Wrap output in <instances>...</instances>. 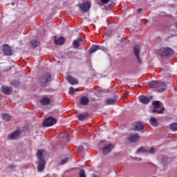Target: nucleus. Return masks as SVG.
I'll return each mask as SVG.
<instances>
[{
  "mask_svg": "<svg viewBox=\"0 0 177 177\" xmlns=\"http://www.w3.org/2000/svg\"><path fill=\"white\" fill-rule=\"evenodd\" d=\"M73 45L75 49H78V48H80V43L78 42V41H77L75 39L73 40Z\"/></svg>",
  "mask_w": 177,
  "mask_h": 177,
  "instance_id": "c85d7f7f",
  "label": "nucleus"
},
{
  "mask_svg": "<svg viewBox=\"0 0 177 177\" xmlns=\"http://www.w3.org/2000/svg\"><path fill=\"white\" fill-rule=\"evenodd\" d=\"M170 131H177V123L174 122L169 124Z\"/></svg>",
  "mask_w": 177,
  "mask_h": 177,
  "instance_id": "393cba45",
  "label": "nucleus"
},
{
  "mask_svg": "<svg viewBox=\"0 0 177 177\" xmlns=\"http://www.w3.org/2000/svg\"><path fill=\"white\" fill-rule=\"evenodd\" d=\"M122 42H125L126 44H128V42H129V41H128L127 39H122Z\"/></svg>",
  "mask_w": 177,
  "mask_h": 177,
  "instance_id": "a19ab883",
  "label": "nucleus"
},
{
  "mask_svg": "<svg viewBox=\"0 0 177 177\" xmlns=\"http://www.w3.org/2000/svg\"><path fill=\"white\" fill-rule=\"evenodd\" d=\"M11 5H12V6H15V3H12Z\"/></svg>",
  "mask_w": 177,
  "mask_h": 177,
  "instance_id": "c03bdc74",
  "label": "nucleus"
},
{
  "mask_svg": "<svg viewBox=\"0 0 177 177\" xmlns=\"http://www.w3.org/2000/svg\"><path fill=\"white\" fill-rule=\"evenodd\" d=\"M64 138H66V142H70V136L68 134H64Z\"/></svg>",
  "mask_w": 177,
  "mask_h": 177,
  "instance_id": "e433bc0d",
  "label": "nucleus"
},
{
  "mask_svg": "<svg viewBox=\"0 0 177 177\" xmlns=\"http://www.w3.org/2000/svg\"><path fill=\"white\" fill-rule=\"evenodd\" d=\"M32 48H38V45H39V42L37 40H32L30 41Z\"/></svg>",
  "mask_w": 177,
  "mask_h": 177,
  "instance_id": "bb28decb",
  "label": "nucleus"
},
{
  "mask_svg": "<svg viewBox=\"0 0 177 177\" xmlns=\"http://www.w3.org/2000/svg\"><path fill=\"white\" fill-rule=\"evenodd\" d=\"M133 50H134L135 56H136L138 63L140 64H142V63H143V62L142 61V59H140V46H135L134 48H133Z\"/></svg>",
  "mask_w": 177,
  "mask_h": 177,
  "instance_id": "423d86ee",
  "label": "nucleus"
},
{
  "mask_svg": "<svg viewBox=\"0 0 177 177\" xmlns=\"http://www.w3.org/2000/svg\"><path fill=\"white\" fill-rule=\"evenodd\" d=\"M103 47L100 46L99 45H93L91 48L88 50V53L92 54L95 53L97 50H103Z\"/></svg>",
  "mask_w": 177,
  "mask_h": 177,
  "instance_id": "f8f14e48",
  "label": "nucleus"
},
{
  "mask_svg": "<svg viewBox=\"0 0 177 177\" xmlns=\"http://www.w3.org/2000/svg\"><path fill=\"white\" fill-rule=\"evenodd\" d=\"M80 102L82 106H88L89 104V98L88 97H82Z\"/></svg>",
  "mask_w": 177,
  "mask_h": 177,
  "instance_id": "2eb2a0df",
  "label": "nucleus"
},
{
  "mask_svg": "<svg viewBox=\"0 0 177 177\" xmlns=\"http://www.w3.org/2000/svg\"><path fill=\"white\" fill-rule=\"evenodd\" d=\"M114 6H115V3H111L110 5H109V8L111 9L113 8H114Z\"/></svg>",
  "mask_w": 177,
  "mask_h": 177,
  "instance_id": "ea45409f",
  "label": "nucleus"
},
{
  "mask_svg": "<svg viewBox=\"0 0 177 177\" xmlns=\"http://www.w3.org/2000/svg\"><path fill=\"white\" fill-rule=\"evenodd\" d=\"M115 102H117V100L115 99H108L105 100V103L108 106L110 104H115Z\"/></svg>",
  "mask_w": 177,
  "mask_h": 177,
  "instance_id": "a878e982",
  "label": "nucleus"
},
{
  "mask_svg": "<svg viewBox=\"0 0 177 177\" xmlns=\"http://www.w3.org/2000/svg\"><path fill=\"white\" fill-rule=\"evenodd\" d=\"M66 42V39L63 37H60L59 39L55 40V45H63Z\"/></svg>",
  "mask_w": 177,
  "mask_h": 177,
  "instance_id": "aec40b11",
  "label": "nucleus"
},
{
  "mask_svg": "<svg viewBox=\"0 0 177 177\" xmlns=\"http://www.w3.org/2000/svg\"><path fill=\"white\" fill-rule=\"evenodd\" d=\"M88 115H89V114L88 113V112H85L84 113H80L77 115V118L80 121H84L85 120V118H86V117H88Z\"/></svg>",
  "mask_w": 177,
  "mask_h": 177,
  "instance_id": "6ab92c4d",
  "label": "nucleus"
},
{
  "mask_svg": "<svg viewBox=\"0 0 177 177\" xmlns=\"http://www.w3.org/2000/svg\"><path fill=\"white\" fill-rule=\"evenodd\" d=\"M161 86L167 88V84L165 82H158V88H161Z\"/></svg>",
  "mask_w": 177,
  "mask_h": 177,
  "instance_id": "2f4dec72",
  "label": "nucleus"
},
{
  "mask_svg": "<svg viewBox=\"0 0 177 177\" xmlns=\"http://www.w3.org/2000/svg\"><path fill=\"white\" fill-rule=\"evenodd\" d=\"M84 146L80 145L78 147L77 153H82L84 151Z\"/></svg>",
  "mask_w": 177,
  "mask_h": 177,
  "instance_id": "473e14b6",
  "label": "nucleus"
},
{
  "mask_svg": "<svg viewBox=\"0 0 177 177\" xmlns=\"http://www.w3.org/2000/svg\"><path fill=\"white\" fill-rule=\"evenodd\" d=\"M152 105L153 106V113H157L158 114H162L164 113L165 108L162 106V102L156 100L152 102Z\"/></svg>",
  "mask_w": 177,
  "mask_h": 177,
  "instance_id": "f03ea898",
  "label": "nucleus"
},
{
  "mask_svg": "<svg viewBox=\"0 0 177 177\" xmlns=\"http://www.w3.org/2000/svg\"><path fill=\"white\" fill-rule=\"evenodd\" d=\"M142 10V8H138V13H140V12Z\"/></svg>",
  "mask_w": 177,
  "mask_h": 177,
  "instance_id": "37998d69",
  "label": "nucleus"
},
{
  "mask_svg": "<svg viewBox=\"0 0 177 177\" xmlns=\"http://www.w3.org/2000/svg\"><path fill=\"white\" fill-rule=\"evenodd\" d=\"M149 124H151L152 127H158V122L156 118H151L149 119Z\"/></svg>",
  "mask_w": 177,
  "mask_h": 177,
  "instance_id": "412c9836",
  "label": "nucleus"
},
{
  "mask_svg": "<svg viewBox=\"0 0 177 177\" xmlns=\"http://www.w3.org/2000/svg\"><path fill=\"white\" fill-rule=\"evenodd\" d=\"M138 99L142 104H149V103H150L151 101V99H153V95L149 97H147L146 95H140Z\"/></svg>",
  "mask_w": 177,
  "mask_h": 177,
  "instance_id": "0eeeda50",
  "label": "nucleus"
},
{
  "mask_svg": "<svg viewBox=\"0 0 177 177\" xmlns=\"http://www.w3.org/2000/svg\"><path fill=\"white\" fill-rule=\"evenodd\" d=\"M159 55L160 56H172L174 55V50H172L171 48H162L159 51Z\"/></svg>",
  "mask_w": 177,
  "mask_h": 177,
  "instance_id": "39448f33",
  "label": "nucleus"
},
{
  "mask_svg": "<svg viewBox=\"0 0 177 177\" xmlns=\"http://www.w3.org/2000/svg\"><path fill=\"white\" fill-rule=\"evenodd\" d=\"M74 91H75V89L73 88V87H70L69 95H74V93H75Z\"/></svg>",
  "mask_w": 177,
  "mask_h": 177,
  "instance_id": "f704fd0d",
  "label": "nucleus"
},
{
  "mask_svg": "<svg viewBox=\"0 0 177 177\" xmlns=\"http://www.w3.org/2000/svg\"><path fill=\"white\" fill-rule=\"evenodd\" d=\"M80 8L82 13H86L91 9V2L87 1L84 3H82L80 6Z\"/></svg>",
  "mask_w": 177,
  "mask_h": 177,
  "instance_id": "1a4fd4ad",
  "label": "nucleus"
},
{
  "mask_svg": "<svg viewBox=\"0 0 177 177\" xmlns=\"http://www.w3.org/2000/svg\"><path fill=\"white\" fill-rule=\"evenodd\" d=\"M149 86H151V88H158V81H151V82H148Z\"/></svg>",
  "mask_w": 177,
  "mask_h": 177,
  "instance_id": "4be33fe9",
  "label": "nucleus"
},
{
  "mask_svg": "<svg viewBox=\"0 0 177 177\" xmlns=\"http://www.w3.org/2000/svg\"><path fill=\"white\" fill-rule=\"evenodd\" d=\"M79 177H86V174H85V170L84 169H81L80 170Z\"/></svg>",
  "mask_w": 177,
  "mask_h": 177,
  "instance_id": "cd10ccee",
  "label": "nucleus"
},
{
  "mask_svg": "<svg viewBox=\"0 0 177 177\" xmlns=\"http://www.w3.org/2000/svg\"><path fill=\"white\" fill-rule=\"evenodd\" d=\"M12 86L17 88V86H20V82H19L17 80H14L13 82H12Z\"/></svg>",
  "mask_w": 177,
  "mask_h": 177,
  "instance_id": "7c9ffc66",
  "label": "nucleus"
},
{
  "mask_svg": "<svg viewBox=\"0 0 177 177\" xmlns=\"http://www.w3.org/2000/svg\"><path fill=\"white\" fill-rule=\"evenodd\" d=\"M102 5H107L109 2H110V0H100Z\"/></svg>",
  "mask_w": 177,
  "mask_h": 177,
  "instance_id": "c9c22d12",
  "label": "nucleus"
},
{
  "mask_svg": "<svg viewBox=\"0 0 177 177\" xmlns=\"http://www.w3.org/2000/svg\"><path fill=\"white\" fill-rule=\"evenodd\" d=\"M56 122H57V120L52 116H50L43 122V127H53V125H55Z\"/></svg>",
  "mask_w": 177,
  "mask_h": 177,
  "instance_id": "20e7f679",
  "label": "nucleus"
},
{
  "mask_svg": "<svg viewBox=\"0 0 177 177\" xmlns=\"http://www.w3.org/2000/svg\"><path fill=\"white\" fill-rule=\"evenodd\" d=\"M1 92L4 93V95H10L12 93V88H10L8 86L2 87L1 88Z\"/></svg>",
  "mask_w": 177,
  "mask_h": 177,
  "instance_id": "f3484780",
  "label": "nucleus"
},
{
  "mask_svg": "<svg viewBox=\"0 0 177 177\" xmlns=\"http://www.w3.org/2000/svg\"><path fill=\"white\" fill-rule=\"evenodd\" d=\"M37 171L43 172L44 169H45V167H46V161L44 158V150L39 149L37 152Z\"/></svg>",
  "mask_w": 177,
  "mask_h": 177,
  "instance_id": "f257e3e1",
  "label": "nucleus"
},
{
  "mask_svg": "<svg viewBox=\"0 0 177 177\" xmlns=\"http://www.w3.org/2000/svg\"><path fill=\"white\" fill-rule=\"evenodd\" d=\"M140 136L138 134H133L128 137L127 140L131 142V143H135V142H138L139 140Z\"/></svg>",
  "mask_w": 177,
  "mask_h": 177,
  "instance_id": "9b49d317",
  "label": "nucleus"
},
{
  "mask_svg": "<svg viewBox=\"0 0 177 177\" xmlns=\"http://www.w3.org/2000/svg\"><path fill=\"white\" fill-rule=\"evenodd\" d=\"M3 118L5 121H10V118H12V117H10V115L6 113L3 115Z\"/></svg>",
  "mask_w": 177,
  "mask_h": 177,
  "instance_id": "c756f323",
  "label": "nucleus"
},
{
  "mask_svg": "<svg viewBox=\"0 0 177 177\" xmlns=\"http://www.w3.org/2000/svg\"><path fill=\"white\" fill-rule=\"evenodd\" d=\"M50 81H52L50 73H45L40 78V85L42 88H46V86H48V83L50 82Z\"/></svg>",
  "mask_w": 177,
  "mask_h": 177,
  "instance_id": "7ed1b4c3",
  "label": "nucleus"
},
{
  "mask_svg": "<svg viewBox=\"0 0 177 177\" xmlns=\"http://www.w3.org/2000/svg\"><path fill=\"white\" fill-rule=\"evenodd\" d=\"M154 151L155 150H154V148L153 147H151L149 151L148 150V153H149V154H154Z\"/></svg>",
  "mask_w": 177,
  "mask_h": 177,
  "instance_id": "4c0bfd02",
  "label": "nucleus"
},
{
  "mask_svg": "<svg viewBox=\"0 0 177 177\" xmlns=\"http://www.w3.org/2000/svg\"><path fill=\"white\" fill-rule=\"evenodd\" d=\"M104 92H106V93H109L110 92V90H109V89L104 90Z\"/></svg>",
  "mask_w": 177,
  "mask_h": 177,
  "instance_id": "79ce46f5",
  "label": "nucleus"
},
{
  "mask_svg": "<svg viewBox=\"0 0 177 177\" xmlns=\"http://www.w3.org/2000/svg\"><path fill=\"white\" fill-rule=\"evenodd\" d=\"M67 80H68V82L71 84V85H77L78 84V79L73 77L71 75L67 76Z\"/></svg>",
  "mask_w": 177,
  "mask_h": 177,
  "instance_id": "ddd939ff",
  "label": "nucleus"
},
{
  "mask_svg": "<svg viewBox=\"0 0 177 177\" xmlns=\"http://www.w3.org/2000/svg\"><path fill=\"white\" fill-rule=\"evenodd\" d=\"M19 133H20V131L16 130L15 131L9 135L10 139H11L12 140L16 139V138L19 136Z\"/></svg>",
  "mask_w": 177,
  "mask_h": 177,
  "instance_id": "a211bd4d",
  "label": "nucleus"
},
{
  "mask_svg": "<svg viewBox=\"0 0 177 177\" xmlns=\"http://www.w3.org/2000/svg\"><path fill=\"white\" fill-rule=\"evenodd\" d=\"M113 148H114V145H113V144H109L106 145L102 149L103 154H105V155L109 154V153H110V151H111V150H113Z\"/></svg>",
  "mask_w": 177,
  "mask_h": 177,
  "instance_id": "9d476101",
  "label": "nucleus"
},
{
  "mask_svg": "<svg viewBox=\"0 0 177 177\" xmlns=\"http://www.w3.org/2000/svg\"><path fill=\"white\" fill-rule=\"evenodd\" d=\"M40 103L42 106H48V104H50V99L48 97H44L40 100Z\"/></svg>",
  "mask_w": 177,
  "mask_h": 177,
  "instance_id": "4468645a",
  "label": "nucleus"
},
{
  "mask_svg": "<svg viewBox=\"0 0 177 177\" xmlns=\"http://www.w3.org/2000/svg\"><path fill=\"white\" fill-rule=\"evenodd\" d=\"M75 41H77V42L80 44V42H82V38L78 37L77 39H75Z\"/></svg>",
  "mask_w": 177,
  "mask_h": 177,
  "instance_id": "58836bf2",
  "label": "nucleus"
},
{
  "mask_svg": "<svg viewBox=\"0 0 177 177\" xmlns=\"http://www.w3.org/2000/svg\"><path fill=\"white\" fill-rule=\"evenodd\" d=\"M139 153H149V149H146L145 147H141L136 151L137 154H139Z\"/></svg>",
  "mask_w": 177,
  "mask_h": 177,
  "instance_id": "5701e85b",
  "label": "nucleus"
},
{
  "mask_svg": "<svg viewBox=\"0 0 177 177\" xmlns=\"http://www.w3.org/2000/svg\"><path fill=\"white\" fill-rule=\"evenodd\" d=\"M165 91H167V87H163V88H159V89L158 90V92L159 93H162V92H165Z\"/></svg>",
  "mask_w": 177,
  "mask_h": 177,
  "instance_id": "72a5a7b5",
  "label": "nucleus"
},
{
  "mask_svg": "<svg viewBox=\"0 0 177 177\" xmlns=\"http://www.w3.org/2000/svg\"><path fill=\"white\" fill-rule=\"evenodd\" d=\"M73 158L72 156H69L68 158H65L64 159L62 160L60 162L61 165H64V164H67L68 161L71 160Z\"/></svg>",
  "mask_w": 177,
  "mask_h": 177,
  "instance_id": "b1692460",
  "label": "nucleus"
},
{
  "mask_svg": "<svg viewBox=\"0 0 177 177\" xmlns=\"http://www.w3.org/2000/svg\"><path fill=\"white\" fill-rule=\"evenodd\" d=\"M134 128L136 131H142L145 129L144 125L140 122H137L135 123Z\"/></svg>",
  "mask_w": 177,
  "mask_h": 177,
  "instance_id": "dca6fc26",
  "label": "nucleus"
},
{
  "mask_svg": "<svg viewBox=\"0 0 177 177\" xmlns=\"http://www.w3.org/2000/svg\"><path fill=\"white\" fill-rule=\"evenodd\" d=\"M3 52L5 56H12V55H13L12 48H10V46H9L8 44L3 45Z\"/></svg>",
  "mask_w": 177,
  "mask_h": 177,
  "instance_id": "6e6552de",
  "label": "nucleus"
}]
</instances>
